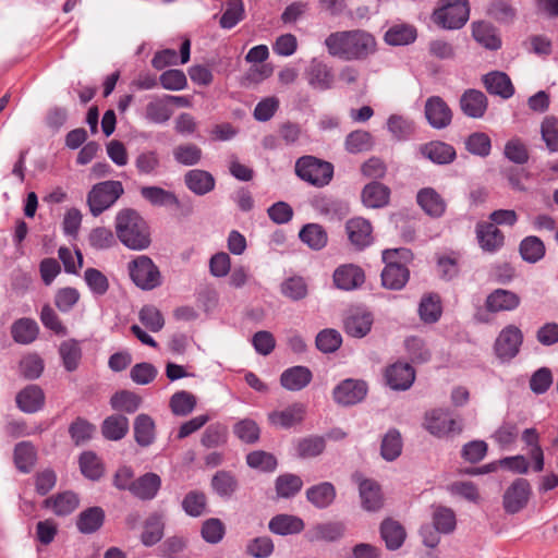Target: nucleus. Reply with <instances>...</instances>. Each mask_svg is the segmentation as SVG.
I'll use <instances>...</instances> for the list:
<instances>
[{"label": "nucleus", "mask_w": 558, "mask_h": 558, "mask_svg": "<svg viewBox=\"0 0 558 558\" xmlns=\"http://www.w3.org/2000/svg\"><path fill=\"white\" fill-rule=\"evenodd\" d=\"M299 236L303 243L315 251L324 248L328 241L327 232L318 223L305 225L301 229Z\"/></svg>", "instance_id": "40"}, {"label": "nucleus", "mask_w": 558, "mask_h": 558, "mask_svg": "<svg viewBox=\"0 0 558 558\" xmlns=\"http://www.w3.org/2000/svg\"><path fill=\"white\" fill-rule=\"evenodd\" d=\"M306 414V407L301 402H295L282 410H276L268 414L269 423L279 428L289 429L301 424Z\"/></svg>", "instance_id": "13"}, {"label": "nucleus", "mask_w": 558, "mask_h": 558, "mask_svg": "<svg viewBox=\"0 0 558 558\" xmlns=\"http://www.w3.org/2000/svg\"><path fill=\"white\" fill-rule=\"evenodd\" d=\"M39 332L37 323L32 318H20L11 328V333L15 342L28 344L33 342Z\"/></svg>", "instance_id": "41"}, {"label": "nucleus", "mask_w": 558, "mask_h": 558, "mask_svg": "<svg viewBox=\"0 0 558 558\" xmlns=\"http://www.w3.org/2000/svg\"><path fill=\"white\" fill-rule=\"evenodd\" d=\"M123 194L122 183L105 181L95 184L87 195V204L93 216L97 217L110 208Z\"/></svg>", "instance_id": "6"}, {"label": "nucleus", "mask_w": 558, "mask_h": 558, "mask_svg": "<svg viewBox=\"0 0 558 558\" xmlns=\"http://www.w3.org/2000/svg\"><path fill=\"white\" fill-rule=\"evenodd\" d=\"M541 135L550 153L558 151V119L547 116L541 123Z\"/></svg>", "instance_id": "55"}, {"label": "nucleus", "mask_w": 558, "mask_h": 558, "mask_svg": "<svg viewBox=\"0 0 558 558\" xmlns=\"http://www.w3.org/2000/svg\"><path fill=\"white\" fill-rule=\"evenodd\" d=\"M303 486L300 476L294 474H283L276 480V492L278 497L290 498L298 494Z\"/></svg>", "instance_id": "58"}, {"label": "nucleus", "mask_w": 558, "mask_h": 558, "mask_svg": "<svg viewBox=\"0 0 558 558\" xmlns=\"http://www.w3.org/2000/svg\"><path fill=\"white\" fill-rule=\"evenodd\" d=\"M181 506L187 515L198 518L207 511V498L202 492L191 490L183 497Z\"/></svg>", "instance_id": "44"}, {"label": "nucleus", "mask_w": 558, "mask_h": 558, "mask_svg": "<svg viewBox=\"0 0 558 558\" xmlns=\"http://www.w3.org/2000/svg\"><path fill=\"white\" fill-rule=\"evenodd\" d=\"M460 107L466 117L480 119L484 117L487 110L488 100L483 92L477 89H468L460 98Z\"/></svg>", "instance_id": "17"}, {"label": "nucleus", "mask_w": 558, "mask_h": 558, "mask_svg": "<svg viewBox=\"0 0 558 558\" xmlns=\"http://www.w3.org/2000/svg\"><path fill=\"white\" fill-rule=\"evenodd\" d=\"M522 440L530 447L529 457L532 461V469L535 472L544 470V451L539 446V435L535 428H526L522 433Z\"/></svg>", "instance_id": "34"}, {"label": "nucleus", "mask_w": 558, "mask_h": 558, "mask_svg": "<svg viewBox=\"0 0 558 558\" xmlns=\"http://www.w3.org/2000/svg\"><path fill=\"white\" fill-rule=\"evenodd\" d=\"M312 372L305 366H293L286 369L280 376V384L290 391L305 388L312 380Z\"/></svg>", "instance_id": "24"}, {"label": "nucleus", "mask_w": 558, "mask_h": 558, "mask_svg": "<svg viewBox=\"0 0 558 558\" xmlns=\"http://www.w3.org/2000/svg\"><path fill=\"white\" fill-rule=\"evenodd\" d=\"M325 449V440L320 436H308L301 438L295 444L296 454L300 458H314Z\"/></svg>", "instance_id": "52"}, {"label": "nucleus", "mask_w": 558, "mask_h": 558, "mask_svg": "<svg viewBox=\"0 0 558 558\" xmlns=\"http://www.w3.org/2000/svg\"><path fill=\"white\" fill-rule=\"evenodd\" d=\"M347 232L351 243L357 248H363L372 243V226L368 220L356 217L347 222Z\"/></svg>", "instance_id": "21"}, {"label": "nucleus", "mask_w": 558, "mask_h": 558, "mask_svg": "<svg viewBox=\"0 0 558 558\" xmlns=\"http://www.w3.org/2000/svg\"><path fill=\"white\" fill-rule=\"evenodd\" d=\"M163 518L161 514L154 513L145 522L142 542L146 546L158 543L163 535Z\"/></svg>", "instance_id": "49"}, {"label": "nucleus", "mask_w": 558, "mask_h": 558, "mask_svg": "<svg viewBox=\"0 0 558 558\" xmlns=\"http://www.w3.org/2000/svg\"><path fill=\"white\" fill-rule=\"evenodd\" d=\"M387 129L396 140L403 141L411 136L414 124L402 116L392 114L387 120Z\"/></svg>", "instance_id": "56"}, {"label": "nucleus", "mask_w": 558, "mask_h": 558, "mask_svg": "<svg viewBox=\"0 0 558 558\" xmlns=\"http://www.w3.org/2000/svg\"><path fill=\"white\" fill-rule=\"evenodd\" d=\"M161 486V480L156 473H146L138 477L131 487V493L143 500L153 499Z\"/></svg>", "instance_id": "25"}, {"label": "nucleus", "mask_w": 558, "mask_h": 558, "mask_svg": "<svg viewBox=\"0 0 558 558\" xmlns=\"http://www.w3.org/2000/svg\"><path fill=\"white\" fill-rule=\"evenodd\" d=\"M307 500L316 508L324 509L332 504L336 498L335 486L329 482L314 485L306 490Z\"/></svg>", "instance_id": "36"}, {"label": "nucleus", "mask_w": 558, "mask_h": 558, "mask_svg": "<svg viewBox=\"0 0 558 558\" xmlns=\"http://www.w3.org/2000/svg\"><path fill=\"white\" fill-rule=\"evenodd\" d=\"M483 84L489 94L497 95L504 99H508L514 94L511 80L504 72L494 71L485 74L483 76Z\"/></svg>", "instance_id": "22"}, {"label": "nucleus", "mask_w": 558, "mask_h": 558, "mask_svg": "<svg viewBox=\"0 0 558 558\" xmlns=\"http://www.w3.org/2000/svg\"><path fill=\"white\" fill-rule=\"evenodd\" d=\"M59 353L68 372H73L78 367L82 350L77 341L66 340L62 342L59 348Z\"/></svg>", "instance_id": "50"}, {"label": "nucleus", "mask_w": 558, "mask_h": 558, "mask_svg": "<svg viewBox=\"0 0 558 558\" xmlns=\"http://www.w3.org/2000/svg\"><path fill=\"white\" fill-rule=\"evenodd\" d=\"M363 270L352 264L341 265L333 272V282L338 289L350 291L364 282Z\"/></svg>", "instance_id": "19"}, {"label": "nucleus", "mask_w": 558, "mask_h": 558, "mask_svg": "<svg viewBox=\"0 0 558 558\" xmlns=\"http://www.w3.org/2000/svg\"><path fill=\"white\" fill-rule=\"evenodd\" d=\"M523 343V333L515 325H507L498 333L494 352L501 362H509L514 359Z\"/></svg>", "instance_id": "8"}, {"label": "nucleus", "mask_w": 558, "mask_h": 558, "mask_svg": "<svg viewBox=\"0 0 558 558\" xmlns=\"http://www.w3.org/2000/svg\"><path fill=\"white\" fill-rule=\"evenodd\" d=\"M141 195L153 206L159 207H179L178 196L168 190L159 186H144L141 189Z\"/></svg>", "instance_id": "29"}, {"label": "nucleus", "mask_w": 558, "mask_h": 558, "mask_svg": "<svg viewBox=\"0 0 558 558\" xmlns=\"http://www.w3.org/2000/svg\"><path fill=\"white\" fill-rule=\"evenodd\" d=\"M140 322L151 332L163 328L165 319L160 311L154 305H145L138 313Z\"/></svg>", "instance_id": "63"}, {"label": "nucleus", "mask_w": 558, "mask_h": 558, "mask_svg": "<svg viewBox=\"0 0 558 558\" xmlns=\"http://www.w3.org/2000/svg\"><path fill=\"white\" fill-rule=\"evenodd\" d=\"M362 506L367 511H377L383 507V495L377 483L364 480L360 483Z\"/></svg>", "instance_id": "35"}, {"label": "nucleus", "mask_w": 558, "mask_h": 558, "mask_svg": "<svg viewBox=\"0 0 558 558\" xmlns=\"http://www.w3.org/2000/svg\"><path fill=\"white\" fill-rule=\"evenodd\" d=\"M470 16L468 0H440L433 12V22L444 29H459L465 25Z\"/></svg>", "instance_id": "3"}, {"label": "nucleus", "mask_w": 558, "mask_h": 558, "mask_svg": "<svg viewBox=\"0 0 558 558\" xmlns=\"http://www.w3.org/2000/svg\"><path fill=\"white\" fill-rule=\"evenodd\" d=\"M174 160L183 166H194L202 159V149L195 144L179 145L173 149Z\"/></svg>", "instance_id": "64"}, {"label": "nucleus", "mask_w": 558, "mask_h": 558, "mask_svg": "<svg viewBox=\"0 0 558 558\" xmlns=\"http://www.w3.org/2000/svg\"><path fill=\"white\" fill-rule=\"evenodd\" d=\"M128 269L134 284L142 290H153L162 282L159 268L146 255H140L130 262Z\"/></svg>", "instance_id": "4"}, {"label": "nucleus", "mask_w": 558, "mask_h": 558, "mask_svg": "<svg viewBox=\"0 0 558 558\" xmlns=\"http://www.w3.org/2000/svg\"><path fill=\"white\" fill-rule=\"evenodd\" d=\"M80 469L84 476L96 481L104 474V466L99 458L93 451H85L80 457Z\"/></svg>", "instance_id": "53"}, {"label": "nucleus", "mask_w": 558, "mask_h": 558, "mask_svg": "<svg viewBox=\"0 0 558 558\" xmlns=\"http://www.w3.org/2000/svg\"><path fill=\"white\" fill-rule=\"evenodd\" d=\"M170 409L174 415L186 416L196 407V398L187 391H178L170 398Z\"/></svg>", "instance_id": "51"}, {"label": "nucleus", "mask_w": 558, "mask_h": 558, "mask_svg": "<svg viewBox=\"0 0 558 558\" xmlns=\"http://www.w3.org/2000/svg\"><path fill=\"white\" fill-rule=\"evenodd\" d=\"M101 429L105 438L120 440L129 430V420L123 415H111L104 421Z\"/></svg>", "instance_id": "45"}, {"label": "nucleus", "mask_w": 558, "mask_h": 558, "mask_svg": "<svg viewBox=\"0 0 558 558\" xmlns=\"http://www.w3.org/2000/svg\"><path fill=\"white\" fill-rule=\"evenodd\" d=\"M373 146V136L367 131H353L345 138V147L352 154L369 150Z\"/></svg>", "instance_id": "62"}, {"label": "nucleus", "mask_w": 558, "mask_h": 558, "mask_svg": "<svg viewBox=\"0 0 558 558\" xmlns=\"http://www.w3.org/2000/svg\"><path fill=\"white\" fill-rule=\"evenodd\" d=\"M423 427L433 436L438 438L451 434H460L462 424L450 415L448 409L437 408L427 411L424 415Z\"/></svg>", "instance_id": "7"}, {"label": "nucleus", "mask_w": 558, "mask_h": 558, "mask_svg": "<svg viewBox=\"0 0 558 558\" xmlns=\"http://www.w3.org/2000/svg\"><path fill=\"white\" fill-rule=\"evenodd\" d=\"M270 532L277 535L298 534L304 529L301 518L292 514H277L268 523Z\"/></svg>", "instance_id": "26"}, {"label": "nucleus", "mask_w": 558, "mask_h": 558, "mask_svg": "<svg viewBox=\"0 0 558 558\" xmlns=\"http://www.w3.org/2000/svg\"><path fill=\"white\" fill-rule=\"evenodd\" d=\"M184 183L196 195H205L215 189V178L205 170L193 169L185 173Z\"/></svg>", "instance_id": "23"}, {"label": "nucleus", "mask_w": 558, "mask_h": 558, "mask_svg": "<svg viewBox=\"0 0 558 558\" xmlns=\"http://www.w3.org/2000/svg\"><path fill=\"white\" fill-rule=\"evenodd\" d=\"M211 487L218 496L230 498L238 489V481L230 472L218 471L211 478Z\"/></svg>", "instance_id": "46"}, {"label": "nucleus", "mask_w": 558, "mask_h": 558, "mask_svg": "<svg viewBox=\"0 0 558 558\" xmlns=\"http://www.w3.org/2000/svg\"><path fill=\"white\" fill-rule=\"evenodd\" d=\"M421 151L424 157L438 165L450 163L456 158L454 148L444 142H430L422 146Z\"/></svg>", "instance_id": "31"}, {"label": "nucleus", "mask_w": 558, "mask_h": 558, "mask_svg": "<svg viewBox=\"0 0 558 558\" xmlns=\"http://www.w3.org/2000/svg\"><path fill=\"white\" fill-rule=\"evenodd\" d=\"M328 53L343 61H362L374 54L377 41L373 34L364 29L338 31L325 38Z\"/></svg>", "instance_id": "1"}, {"label": "nucleus", "mask_w": 558, "mask_h": 558, "mask_svg": "<svg viewBox=\"0 0 558 558\" xmlns=\"http://www.w3.org/2000/svg\"><path fill=\"white\" fill-rule=\"evenodd\" d=\"M45 396L36 385H29L16 396L19 408L26 413H34L44 405Z\"/></svg>", "instance_id": "30"}, {"label": "nucleus", "mask_w": 558, "mask_h": 558, "mask_svg": "<svg viewBox=\"0 0 558 558\" xmlns=\"http://www.w3.org/2000/svg\"><path fill=\"white\" fill-rule=\"evenodd\" d=\"M402 450L401 435L397 429H389L381 441V456L387 461L396 460Z\"/></svg>", "instance_id": "54"}, {"label": "nucleus", "mask_w": 558, "mask_h": 558, "mask_svg": "<svg viewBox=\"0 0 558 558\" xmlns=\"http://www.w3.org/2000/svg\"><path fill=\"white\" fill-rule=\"evenodd\" d=\"M295 172L303 181L315 186H324L332 179L333 167L313 156H303L295 163Z\"/></svg>", "instance_id": "5"}, {"label": "nucleus", "mask_w": 558, "mask_h": 558, "mask_svg": "<svg viewBox=\"0 0 558 558\" xmlns=\"http://www.w3.org/2000/svg\"><path fill=\"white\" fill-rule=\"evenodd\" d=\"M112 409L126 413H134L141 404V398L131 391H119L111 397Z\"/></svg>", "instance_id": "57"}, {"label": "nucleus", "mask_w": 558, "mask_h": 558, "mask_svg": "<svg viewBox=\"0 0 558 558\" xmlns=\"http://www.w3.org/2000/svg\"><path fill=\"white\" fill-rule=\"evenodd\" d=\"M367 393L363 380L344 379L333 389V399L342 405H353L361 402Z\"/></svg>", "instance_id": "12"}, {"label": "nucleus", "mask_w": 558, "mask_h": 558, "mask_svg": "<svg viewBox=\"0 0 558 558\" xmlns=\"http://www.w3.org/2000/svg\"><path fill=\"white\" fill-rule=\"evenodd\" d=\"M345 532L342 522H324L314 525L308 532L311 542H336L340 539Z\"/></svg>", "instance_id": "27"}, {"label": "nucleus", "mask_w": 558, "mask_h": 558, "mask_svg": "<svg viewBox=\"0 0 558 558\" xmlns=\"http://www.w3.org/2000/svg\"><path fill=\"white\" fill-rule=\"evenodd\" d=\"M465 148L472 155L486 157L490 154L492 141L487 134L475 132L465 140Z\"/></svg>", "instance_id": "61"}, {"label": "nucleus", "mask_w": 558, "mask_h": 558, "mask_svg": "<svg viewBox=\"0 0 558 558\" xmlns=\"http://www.w3.org/2000/svg\"><path fill=\"white\" fill-rule=\"evenodd\" d=\"M308 85L319 92L330 89L335 83L332 70L322 60L312 59L304 72Z\"/></svg>", "instance_id": "10"}, {"label": "nucleus", "mask_w": 558, "mask_h": 558, "mask_svg": "<svg viewBox=\"0 0 558 558\" xmlns=\"http://www.w3.org/2000/svg\"><path fill=\"white\" fill-rule=\"evenodd\" d=\"M171 116L172 110L165 97L151 100L146 107V118L156 124L167 122Z\"/></svg>", "instance_id": "60"}, {"label": "nucleus", "mask_w": 558, "mask_h": 558, "mask_svg": "<svg viewBox=\"0 0 558 558\" xmlns=\"http://www.w3.org/2000/svg\"><path fill=\"white\" fill-rule=\"evenodd\" d=\"M416 38V29L411 25L399 24L391 26L385 34V41L390 46H404Z\"/></svg>", "instance_id": "43"}, {"label": "nucleus", "mask_w": 558, "mask_h": 558, "mask_svg": "<svg viewBox=\"0 0 558 558\" xmlns=\"http://www.w3.org/2000/svg\"><path fill=\"white\" fill-rule=\"evenodd\" d=\"M105 521V511L100 507H90L80 513L76 521L78 531L92 534L99 530Z\"/></svg>", "instance_id": "37"}, {"label": "nucleus", "mask_w": 558, "mask_h": 558, "mask_svg": "<svg viewBox=\"0 0 558 558\" xmlns=\"http://www.w3.org/2000/svg\"><path fill=\"white\" fill-rule=\"evenodd\" d=\"M520 254L525 262L536 263L544 257L545 245L537 236H526L520 243Z\"/></svg>", "instance_id": "48"}, {"label": "nucleus", "mask_w": 558, "mask_h": 558, "mask_svg": "<svg viewBox=\"0 0 558 558\" xmlns=\"http://www.w3.org/2000/svg\"><path fill=\"white\" fill-rule=\"evenodd\" d=\"M472 37L485 49L498 50L501 47V38L497 28L488 22H473Z\"/></svg>", "instance_id": "20"}, {"label": "nucleus", "mask_w": 558, "mask_h": 558, "mask_svg": "<svg viewBox=\"0 0 558 558\" xmlns=\"http://www.w3.org/2000/svg\"><path fill=\"white\" fill-rule=\"evenodd\" d=\"M373 323L372 313L365 310H356L344 319V330L351 337L363 338L371 331Z\"/></svg>", "instance_id": "18"}, {"label": "nucleus", "mask_w": 558, "mask_h": 558, "mask_svg": "<svg viewBox=\"0 0 558 558\" xmlns=\"http://www.w3.org/2000/svg\"><path fill=\"white\" fill-rule=\"evenodd\" d=\"M409 280V270L405 266L388 263L381 272L384 287L391 290L402 289Z\"/></svg>", "instance_id": "33"}, {"label": "nucleus", "mask_w": 558, "mask_h": 558, "mask_svg": "<svg viewBox=\"0 0 558 558\" xmlns=\"http://www.w3.org/2000/svg\"><path fill=\"white\" fill-rule=\"evenodd\" d=\"M363 204L369 208H379L388 204L389 189L381 183L372 182L362 192Z\"/></svg>", "instance_id": "39"}, {"label": "nucleus", "mask_w": 558, "mask_h": 558, "mask_svg": "<svg viewBox=\"0 0 558 558\" xmlns=\"http://www.w3.org/2000/svg\"><path fill=\"white\" fill-rule=\"evenodd\" d=\"M116 233L130 250L143 251L150 245V231L145 219L134 209L120 210L116 216Z\"/></svg>", "instance_id": "2"}, {"label": "nucleus", "mask_w": 558, "mask_h": 558, "mask_svg": "<svg viewBox=\"0 0 558 558\" xmlns=\"http://www.w3.org/2000/svg\"><path fill=\"white\" fill-rule=\"evenodd\" d=\"M387 385L393 390H408L414 383L415 372L408 363L397 362L385 372Z\"/></svg>", "instance_id": "14"}, {"label": "nucleus", "mask_w": 558, "mask_h": 558, "mask_svg": "<svg viewBox=\"0 0 558 558\" xmlns=\"http://www.w3.org/2000/svg\"><path fill=\"white\" fill-rule=\"evenodd\" d=\"M532 495V487L527 480L517 478L505 490L502 497L504 509L507 513L514 514L526 507Z\"/></svg>", "instance_id": "9"}, {"label": "nucleus", "mask_w": 558, "mask_h": 558, "mask_svg": "<svg viewBox=\"0 0 558 558\" xmlns=\"http://www.w3.org/2000/svg\"><path fill=\"white\" fill-rule=\"evenodd\" d=\"M417 203L421 208L432 217H440L446 210L442 197L432 187L422 189L417 193Z\"/></svg>", "instance_id": "28"}, {"label": "nucleus", "mask_w": 558, "mask_h": 558, "mask_svg": "<svg viewBox=\"0 0 558 558\" xmlns=\"http://www.w3.org/2000/svg\"><path fill=\"white\" fill-rule=\"evenodd\" d=\"M520 296L510 290L496 289L490 292L485 301V307L490 313L511 312L519 307Z\"/></svg>", "instance_id": "16"}, {"label": "nucleus", "mask_w": 558, "mask_h": 558, "mask_svg": "<svg viewBox=\"0 0 558 558\" xmlns=\"http://www.w3.org/2000/svg\"><path fill=\"white\" fill-rule=\"evenodd\" d=\"M442 313L440 298L437 294H425L418 305L420 318L427 324L436 323Z\"/></svg>", "instance_id": "42"}, {"label": "nucleus", "mask_w": 558, "mask_h": 558, "mask_svg": "<svg viewBox=\"0 0 558 558\" xmlns=\"http://www.w3.org/2000/svg\"><path fill=\"white\" fill-rule=\"evenodd\" d=\"M135 440L141 446H148L155 438V423L146 414H140L134 422Z\"/></svg>", "instance_id": "47"}, {"label": "nucleus", "mask_w": 558, "mask_h": 558, "mask_svg": "<svg viewBox=\"0 0 558 558\" xmlns=\"http://www.w3.org/2000/svg\"><path fill=\"white\" fill-rule=\"evenodd\" d=\"M475 233L480 247L486 253H495L504 246L505 236L494 223L478 222Z\"/></svg>", "instance_id": "15"}, {"label": "nucleus", "mask_w": 558, "mask_h": 558, "mask_svg": "<svg viewBox=\"0 0 558 558\" xmlns=\"http://www.w3.org/2000/svg\"><path fill=\"white\" fill-rule=\"evenodd\" d=\"M424 112L429 125L434 129L441 130L451 123L452 111L439 96L427 98Z\"/></svg>", "instance_id": "11"}, {"label": "nucleus", "mask_w": 558, "mask_h": 558, "mask_svg": "<svg viewBox=\"0 0 558 558\" xmlns=\"http://www.w3.org/2000/svg\"><path fill=\"white\" fill-rule=\"evenodd\" d=\"M380 535L389 550L400 548L405 539V531L403 526L391 519L385 520L381 523Z\"/></svg>", "instance_id": "38"}, {"label": "nucleus", "mask_w": 558, "mask_h": 558, "mask_svg": "<svg viewBox=\"0 0 558 558\" xmlns=\"http://www.w3.org/2000/svg\"><path fill=\"white\" fill-rule=\"evenodd\" d=\"M80 505V499L72 492H63L45 500V506L50 508L57 515H68Z\"/></svg>", "instance_id": "32"}, {"label": "nucleus", "mask_w": 558, "mask_h": 558, "mask_svg": "<svg viewBox=\"0 0 558 558\" xmlns=\"http://www.w3.org/2000/svg\"><path fill=\"white\" fill-rule=\"evenodd\" d=\"M519 436V428L513 422L502 423L492 435L495 442L502 449H508L515 444Z\"/></svg>", "instance_id": "59"}]
</instances>
